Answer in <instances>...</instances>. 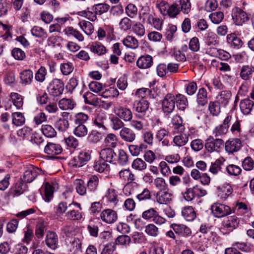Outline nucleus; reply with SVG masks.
Returning <instances> with one entry per match:
<instances>
[{"mask_svg": "<svg viewBox=\"0 0 254 254\" xmlns=\"http://www.w3.org/2000/svg\"><path fill=\"white\" fill-rule=\"evenodd\" d=\"M195 132V128L193 127L184 129V131L182 132H177L179 134L175 135L173 139L174 145L179 147L185 146L188 142L189 137Z\"/></svg>", "mask_w": 254, "mask_h": 254, "instance_id": "obj_1", "label": "nucleus"}, {"mask_svg": "<svg viewBox=\"0 0 254 254\" xmlns=\"http://www.w3.org/2000/svg\"><path fill=\"white\" fill-rule=\"evenodd\" d=\"M231 16L233 22L237 26H242L250 19V14L238 7L232 10Z\"/></svg>", "mask_w": 254, "mask_h": 254, "instance_id": "obj_2", "label": "nucleus"}, {"mask_svg": "<svg viewBox=\"0 0 254 254\" xmlns=\"http://www.w3.org/2000/svg\"><path fill=\"white\" fill-rule=\"evenodd\" d=\"M69 210L65 213V216L71 220H79L82 217L81 212V207L80 203L73 202L69 204Z\"/></svg>", "mask_w": 254, "mask_h": 254, "instance_id": "obj_3", "label": "nucleus"}, {"mask_svg": "<svg viewBox=\"0 0 254 254\" xmlns=\"http://www.w3.org/2000/svg\"><path fill=\"white\" fill-rule=\"evenodd\" d=\"M64 84L63 82L59 79H54L48 87V91L50 94L53 96H59L63 93Z\"/></svg>", "mask_w": 254, "mask_h": 254, "instance_id": "obj_4", "label": "nucleus"}, {"mask_svg": "<svg viewBox=\"0 0 254 254\" xmlns=\"http://www.w3.org/2000/svg\"><path fill=\"white\" fill-rule=\"evenodd\" d=\"M173 194L169 189L158 190L156 194V202L159 204H168L172 201Z\"/></svg>", "mask_w": 254, "mask_h": 254, "instance_id": "obj_5", "label": "nucleus"}, {"mask_svg": "<svg viewBox=\"0 0 254 254\" xmlns=\"http://www.w3.org/2000/svg\"><path fill=\"white\" fill-rule=\"evenodd\" d=\"M211 210L214 215L218 218L224 217L231 212L230 207L221 203H215L211 206Z\"/></svg>", "mask_w": 254, "mask_h": 254, "instance_id": "obj_6", "label": "nucleus"}, {"mask_svg": "<svg viewBox=\"0 0 254 254\" xmlns=\"http://www.w3.org/2000/svg\"><path fill=\"white\" fill-rule=\"evenodd\" d=\"M114 113L125 122H129L132 118V113L130 109L123 106L115 107Z\"/></svg>", "mask_w": 254, "mask_h": 254, "instance_id": "obj_7", "label": "nucleus"}, {"mask_svg": "<svg viewBox=\"0 0 254 254\" xmlns=\"http://www.w3.org/2000/svg\"><path fill=\"white\" fill-rule=\"evenodd\" d=\"M58 188V184L56 182H45L42 186L44 190V196L43 198L46 202H49L53 197L54 191Z\"/></svg>", "mask_w": 254, "mask_h": 254, "instance_id": "obj_8", "label": "nucleus"}, {"mask_svg": "<svg viewBox=\"0 0 254 254\" xmlns=\"http://www.w3.org/2000/svg\"><path fill=\"white\" fill-rule=\"evenodd\" d=\"M223 143L224 141L221 139H214L212 137H209L206 140L205 147L210 152L218 151L222 147Z\"/></svg>", "mask_w": 254, "mask_h": 254, "instance_id": "obj_9", "label": "nucleus"}, {"mask_svg": "<svg viewBox=\"0 0 254 254\" xmlns=\"http://www.w3.org/2000/svg\"><path fill=\"white\" fill-rule=\"evenodd\" d=\"M175 97L172 94H168L162 101V109L165 113H172L175 107Z\"/></svg>", "mask_w": 254, "mask_h": 254, "instance_id": "obj_10", "label": "nucleus"}, {"mask_svg": "<svg viewBox=\"0 0 254 254\" xmlns=\"http://www.w3.org/2000/svg\"><path fill=\"white\" fill-rule=\"evenodd\" d=\"M241 147V141L238 138L228 140L225 143V150L229 154L238 151Z\"/></svg>", "mask_w": 254, "mask_h": 254, "instance_id": "obj_11", "label": "nucleus"}, {"mask_svg": "<svg viewBox=\"0 0 254 254\" xmlns=\"http://www.w3.org/2000/svg\"><path fill=\"white\" fill-rule=\"evenodd\" d=\"M39 171L38 168L30 166L24 172L20 180L25 183H31L37 177Z\"/></svg>", "mask_w": 254, "mask_h": 254, "instance_id": "obj_12", "label": "nucleus"}, {"mask_svg": "<svg viewBox=\"0 0 254 254\" xmlns=\"http://www.w3.org/2000/svg\"><path fill=\"white\" fill-rule=\"evenodd\" d=\"M120 136L122 140L127 142H132L136 138L134 131L127 127H124L120 130Z\"/></svg>", "mask_w": 254, "mask_h": 254, "instance_id": "obj_13", "label": "nucleus"}, {"mask_svg": "<svg viewBox=\"0 0 254 254\" xmlns=\"http://www.w3.org/2000/svg\"><path fill=\"white\" fill-rule=\"evenodd\" d=\"M153 58L149 55L140 57L136 61V65L140 69H147L153 64Z\"/></svg>", "mask_w": 254, "mask_h": 254, "instance_id": "obj_14", "label": "nucleus"}, {"mask_svg": "<svg viewBox=\"0 0 254 254\" xmlns=\"http://www.w3.org/2000/svg\"><path fill=\"white\" fill-rule=\"evenodd\" d=\"M100 217L103 221L107 223L115 222L118 218L116 211L110 209L103 210L100 214Z\"/></svg>", "mask_w": 254, "mask_h": 254, "instance_id": "obj_15", "label": "nucleus"}, {"mask_svg": "<svg viewBox=\"0 0 254 254\" xmlns=\"http://www.w3.org/2000/svg\"><path fill=\"white\" fill-rule=\"evenodd\" d=\"M239 220L236 216H231L223 222V228L228 232H231L239 225Z\"/></svg>", "mask_w": 254, "mask_h": 254, "instance_id": "obj_16", "label": "nucleus"}, {"mask_svg": "<svg viewBox=\"0 0 254 254\" xmlns=\"http://www.w3.org/2000/svg\"><path fill=\"white\" fill-rule=\"evenodd\" d=\"M46 245L50 248L55 250L57 248L58 236L53 231H48L45 240Z\"/></svg>", "mask_w": 254, "mask_h": 254, "instance_id": "obj_17", "label": "nucleus"}, {"mask_svg": "<svg viewBox=\"0 0 254 254\" xmlns=\"http://www.w3.org/2000/svg\"><path fill=\"white\" fill-rule=\"evenodd\" d=\"M87 48L91 52L98 56L104 55L107 52L105 47L99 42H93L89 44Z\"/></svg>", "mask_w": 254, "mask_h": 254, "instance_id": "obj_18", "label": "nucleus"}, {"mask_svg": "<svg viewBox=\"0 0 254 254\" xmlns=\"http://www.w3.org/2000/svg\"><path fill=\"white\" fill-rule=\"evenodd\" d=\"M171 227L176 234L183 237L190 236L191 234L190 228L183 224H173Z\"/></svg>", "mask_w": 254, "mask_h": 254, "instance_id": "obj_19", "label": "nucleus"}, {"mask_svg": "<svg viewBox=\"0 0 254 254\" xmlns=\"http://www.w3.org/2000/svg\"><path fill=\"white\" fill-rule=\"evenodd\" d=\"M107 120V117L105 113H99L96 115L93 120V124L99 129L105 130L106 127L105 126V122Z\"/></svg>", "mask_w": 254, "mask_h": 254, "instance_id": "obj_20", "label": "nucleus"}, {"mask_svg": "<svg viewBox=\"0 0 254 254\" xmlns=\"http://www.w3.org/2000/svg\"><path fill=\"white\" fill-rule=\"evenodd\" d=\"M26 185L20 179L15 183L11 189V193L14 196H18L26 190Z\"/></svg>", "mask_w": 254, "mask_h": 254, "instance_id": "obj_21", "label": "nucleus"}, {"mask_svg": "<svg viewBox=\"0 0 254 254\" xmlns=\"http://www.w3.org/2000/svg\"><path fill=\"white\" fill-rule=\"evenodd\" d=\"M62 150V147L60 144L53 143H48L44 148L45 152L51 155L59 154Z\"/></svg>", "mask_w": 254, "mask_h": 254, "instance_id": "obj_22", "label": "nucleus"}, {"mask_svg": "<svg viewBox=\"0 0 254 254\" xmlns=\"http://www.w3.org/2000/svg\"><path fill=\"white\" fill-rule=\"evenodd\" d=\"M254 102L250 99H245L242 100L240 103V108L244 115H247L250 114L252 110Z\"/></svg>", "mask_w": 254, "mask_h": 254, "instance_id": "obj_23", "label": "nucleus"}, {"mask_svg": "<svg viewBox=\"0 0 254 254\" xmlns=\"http://www.w3.org/2000/svg\"><path fill=\"white\" fill-rule=\"evenodd\" d=\"M149 103L145 99L136 100L133 104V108L138 113H145L148 109Z\"/></svg>", "mask_w": 254, "mask_h": 254, "instance_id": "obj_24", "label": "nucleus"}, {"mask_svg": "<svg viewBox=\"0 0 254 254\" xmlns=\"http://www.w3.org/2000/svg\"><path fill=\"white\" fill-rule=\"evenodd\" d=\"M33 78V72L30 69L24 70L20 73V83L25 85L30 84Z\"/></svg>", "mask_w": 254, "mask_h": 254, "instance_id": "obj_25", "label": "nucleus"}, {"mask_svg": "<svg viewBox=\"0 0 254 254\" xmlns=\"http://www.w3.org/2000/svg\"><path fill=\"white\" fill-rule=\"evenodd\" d=\"M231 97V93L228 91H222L217 96L216 102L220 105L225 107Z\"/></svg>", "mask_w": 254, "mask_h": 254, "instance_id": "obj_26", "label": "nucleus"}, {"mask_svg": "<svg viewBox=\"0 0 254 254\" xmlns=\"http://www.w3.org/2000/svg\"><path fill=\"white\" fill-rule=\"evenodd\" d=\"M182 216L187 221H191L196 218V212L192 206H186L182 210Z\"/></svg>", "mask_w": 254, "mask_h": 254, "instance_id": "obj_27", "label": "nucleus"}, {"mask_svg": "<svg viewBox=\"0 0 254 254\" xmlns=\"http://www.w3.org/2000/svg\"><path fill=\"white\" fill-rule=\"evenodd\" d=\"M116 154L114 150L110 148L102 149L100 152V158L108 162L113 161Z\"/></svg>", "mask_w": 254, "mask_h": 254, "instance_id": "obj_28", "label": "nucleus"}, {"mask_svg": "<svg viewBox=\"0 0 254 254\" xmlns=\"http://www.w3.org/2000/svg\"><path fill=\"white\" fill-rule=\"evenodd\" d=\"M225 159L223 157H220L216 159L215 161L212 163L209 168V172L213 175L218 174L222 169V165H223Z\"/></svg>", "mask_w": 254, "mask_h": 254, "instance_id": "obj_29", "label": "nucleus"}, {"mask_svg": "<svg viewBox=\"0 0 254 254\" xmlns=\"http://www.w3.org/2000/svg\"><path fill=\"white\" fill-rule=\"evenodd\" d=\"M63 39L61 36L52 35L47 39V45L52 48H61Z\"/></svg>", "mask_w": 254, "mask_h": 254, "instance_id": "obj_30", "label": "nucleus"}, {"mask_svg": "<svg viewBox=\"0 0 254 254\" xmlns=\"http://www.w3.org/2000/svg\"><path fill=\"white\" fill-rule=\"evenodd\" d=\"M99 181V178L97 176H90L86 185L88 190L90 192H95L97 189Z\"/></svg>", "mask_w": 254, "mask_h": 254, "instance_id": "obj_31", "label": "nucleus"}, {"mask_svg": "<svg viewBox=\"0 0 254 254\" xmlns=\"http://www.w3.org/2000/svg\"><path fill=\"white\" fill-rule=\"evenodd\" d=\"M122 41L123 44L127 48L135 49L138 47V40L132 36H127Z\"/></svg>", "mask_w": 254, "mask_h": 254, "instance_id": "obj_32", "label": "nucleus"}, {"mask_svg": "<svg viewBox=\"0 0 254 254\" xmlns=\"http://www.w3.org/2000/svg\"><path fill=\"white\" fill-rule=\"evenodd\" d=\"M78 25L80 29L87 35H91L94 32V26L90 22L81 20L78 23Z\"/></svg>", "mask_w": 254, "mask_h": 254, "instance_id": "obj_33", "label": "nucleus"}, {"mask_svg": "<svg viewBox=\"0 0 254 254\" xmlns=\"http://www.w3.org/2000/svg\"><path fill=\"white\" fill-rule=\"evenodd\" d=\"M254 72V67L249 65H245L242 67L240 75L242 79L245 80H249Z\"/></svg>", "mask_w": 254, "mask_h": 254, "instance_id": "obj_34", "label": "nucleus"}, {"mask_svg": "<svg viewBox=\"0 0 254 254\" xmlns=\"http://www.w3.org/2000/svg\"><path fill=\"white\" fill-rule=\"evenodd\" d=\"M233 192V189L229 184H224L219 188L218 195L223 199H226Z\"/></svg>", "mask_w": 254, "mask_h": 254, "instance_id": "obj_35", "label": "nucleus"}, {"mask_svg": "<svg viewBox=\"0 0 254 254\" xmlns=\"http://www.w3.org/2000/svg\"><path fill=\"white\" fill-rule=\"evenodd\" d=\"M228 42L231 44V46L235 49H239L243 45V42L240 38L236 36L234 34L227 35Z\"/></svg>", "mask_w": 254, "mask_h": 254, "instance_id": "obj_36", "label": "nucleus"}, {"mask_svg": "<svg viewBox=\"0 0 254 254\" xmlns=\"http://www.w3.org/2000/svg\"><path fill=\"white\" fill-rule=\"evenodd\" d=\"M171 123L175 126V129L177 132H182L184 131L185 127L183 125V120L181 117L178 115H175L172 119Z\"/></svg>", "mask_w": 254, "mask_h": 254, "instance_id": "obj_37", "label": "nucleus"}, {"mask_svg": "<svg viewBox=\"0 0 254 254\" xmlns=\"http://www.w3.org/2000/svg\"><path fill=\"white\" fill-rule=\"evenodd\" d=\"M64 32L67 36L72 35L79 41L82 42L84 40L83 35L77 30L72 27H67L64 29Z\"/></svg>", "mask_w": 254, "mask_h": 254, "instance_id": "obj_38", "label": "nucleus"}, {"mask_svg": "<svg viewBox=\"0 0 254 254\" xmlns=\"http://www.w3.org/2000/svg\"><path fill=\"white\" fill-rule=\"evenodd\" d=\"M107 162L99 158L98 160L95 161L93 165L94 169L99 172L102 173L107 170L109 165Z\"/></svg>", "mask_w": 254, "mask_h": 254, "instance_id": "obj_39", "label": "nucleus"}, {"mask_svg": "<svg viewBox=\"0 0 254 254\" xmlns=\"http://www.w3.org/2000/svg\"><path fill=\"white\" fill-rule=\"evenodd\" d=\"M74 185L76 192L81 195L86 194L87 187L84 181L80 179L76 180L74 182Z\"/></svg>", "mask_w": 254, "mask_h": 254, "instance_id": "obj_40", "label": "nucleus"}, {"mask_svg": "<svg viewBox=\"0 0 254 254\" xmlns=\"http://www.w3.org/2000/svg\"><path fill=\"white\" fill-rule=\"evenodd\" d=\"M46 229V225L44 222L42 220L38 221L36 226L35 235L36 237L38 239L42 238Z\"/></svg>", "mask_w": 254, "mask_h": 254, "instance_id": "obj_41", "label": "nucleus"}, {"mask_svg": "<svg viewBox=\"0 0 254 254\" xmlns=\"http://www.w3.org/2000/svg\"><path fill=\"white\" fill-rule=\"evenodd\" d=\"M207 93L204 88L199 89L197 94V102L201 106L205 105L207 103Z\"/></svg>", "mask_w": 254, "mask_h": 254, "instance_id": "obj_42", "label": "nucleus"}, {"mask_svg": "<svg viewBox=\"0 0 254 254\" xmlns=\"http://www.w3.org/2000/svg\"><path fill=\"white\" fill-rule=\"evenodd\" d=\"M139 186L136 183L131 181L130 182L127 184L124 189L123 192L127 196L130 195L134 193L135 190L138 189Z\"/></svg>", "mask_w": 254, "mask_h": 254, "instance_id": "obj_43", "label": "nucleus"}, {"mask_svg": "<svg viewBox=\"0 0 254 254\" xmlns=\"http://www.w3.org/2000/svg\"><path fill=\"white\" fill-rule=\"evenodd\" d=\"M74 102L72 99L63 98L60 100L59 106L62 110H71L74 107Z\"/></svg>", "mask_w": 254, "mask_h": 254, "instance_id": "obj_44", "label": "nucleus"}, {"mask_svg": "<svg viewBox=\"0 0 254 254\" xmlns=\"http://www.w3.org/2000/svg\"><path fill=\"white\" fill-rule=\"evenodd\" d=\"M25 122L23 115L20 112H14L12 114V123L16 126L23 125Z\"/></svg>", "mask_w": 254, "mask_h": 254, "instance_id": "obj_45", "label": "nucleus"}, {"mask_svg": "<svg viewBox=\"0 0 254 254\" xmlns=\"http://www.w3.org/2000/svg\"><path fill=\"white\" fill-rule=\"evenodd\" d=\"M131 166L135 170L143 171L147 168V164L142 159L137 158L133 161Z\"/></svg>", "mask_w": 254, "mask_h": 254, "instance_id": "obj_46", "label": "nucleus"}, {"mask_svg": "<svg viewBox=\"0 0 254 254\" xmlns=\"http://www.w3.org/2000/svg\"><path fill=\"white\" fill-rule=\"evenodd\" d=\"M177 108L182 111H184L188 105L187 98L183 95L179 94L175 98Z\"/></svg>", "mask_w": 254, "mask_h": 254, "instance_id": "obj_47", "label": "nucleus"}, {"mask_svg": "<svg viewBox=\"0 0 254 254\" xmlns=\"http://www.w3.org/2000/svg\"><path fill=\"white\" fill-rule=\"evenodd\" d=\"M31 33L33 36L36 38H46L47 37V32L45 30L38 26L33 27L31 30Z\"/></svg>", "mask_w": 254, "mask_h": 254, "instance_id": "obj_48", "label": "nucleus"}, {"mask_svg": "<svg viewBox=\"0 0 254 254\" xmlns=\"http://www.w3.org/2000/svg\"><path fill=\"white\" fill-rule=\"evenodd\" d=\"M119 175L120 178L124 181H133L135 179L134 175L131 173L129 169L120 171Z\"/></svg>", "mask_w": 254, "mask_h": 254, "instance_id": "obj_49", "label": "nucleus"}, {"mask_svg": "<svg viewBox=\"0 0 254 254\" xmlns=\"http://www.w3.org/2000/svg\"><path fill=\"white\" fill-rule=\"evenodd\" d=\"M132 31L139 37H143L145 34V27L140 22H136L132 25Z\"/></svg>", "mask_w": 254, "mask_h": 254, "instance_id": "obj_50", "label": "nucleus"}, {"mask_svg": "<svg viewBox=\"0 0 254 254\" xmlns=\"http://www.w3.org/2000/svg\"><path fill=\"white\" fill-rule=\"evenodd\" d=\"M119 95L118 90L114 87L106 89L101 93V96L105 98L117 97Z\"/></svg>", "mask_w": 254, "mask_h": 254, "instance_id": "obj_51", "label": "nucleus"}, {"mask_svg": "<svg viewBox=\"0 0 254 254\" xmlns=\"http://www.w3.org/2000/svg\"><path fill=\"white\" fill-rule=\"evenodd\" d=\"M146 148V146L144 144H140L139 145L131 144L128 146V149L130 153L133 156H138L140 152H142Z\"/></svg>", "mask_w": 254, "mask_h": 254, "instance_id": "obj_52", "label": "nucleus"}, {"mask_svg": "<svg viewBox=\"0 0 254 254\" xmlns=\"http://www.w3.org/2000/svg\"><path fill=\"white\" fill-rule=\"evenodd\" d=\"M110 121L111 127L114 130H117L124 127V123L117 116L111 118Z\"/></svg>", "mask_w": 254, "mask_h": 254, "instance_id": "obj_53", "label": "nucleus"}, {"mask_svg": "<svg viewBox=\"0 0 254 254\" xmlns=\"http://www.w3.org/2000/svg\"><path fill=\"white\" fill-rule=\"evenodd\" d=\"M136 197L139 201H144L150 199L151 198V192L148 188H143V190L136 195Z\"/></svg>", "mask_w": 254, "mask_h": 254, "instance_id": "obj_54", "label": "nucleus"}, {"mask_svg": "<svg viewBox=\"0 0 254 254\" xmlns=\"http://www.w3.org/2000/svg\"><path fill=\"white\" fill-rule=\"evenodd\" d=\"M209 17L212 23L218 24L222 21L224 16L223 12L221 11H215L210 14Z\"/></svg>", "mask_w": 254, "mask_h": 254, "instance_id": "obj_55", "label": "nucleus"}, {"mask_svg": "<svg viewBox=\"0 0 254 254\" xmlns=\"http://www.w3.org/2000/svg\"><path fill=\"white\" fill-rule=\"evenodd\" d=\"M74 129L73 132L75 135L79 137L85 136L88 133V129L85 125H77Z\"/></svg>", "mask_w": 254, "mask_h": 254, "instance_id": "obj_56", "label": "nucleus"}, {"mask_svg": "<svg viewBox=\"0 0 254 254\" xmlns=\"http://www.w3.org/2000/svg\"><path fill=\"white\" fill-rule=\"evenodd\" d=\"M55 126L59 130L64 131L68 128L69 123L67 120L60 118L56 122Z\"/></svg>", "mask_w": 254, "mask_h": 254, "instance_id": "obj_57", "label": "nucleus"}, {"mask_svg": "<svg viewBox=\"0 0 254 254\" xmlns=\"http://www.w3.org/2000/svg\"><path fill=\"white\" fill-rule=\"evenodd\" d=\"M205 42L208 45H214L218 43V37L217 35L212 32L206 34L205 36Z\"/></svg>", "mask_w": 254, "mask_h": 254, "instance_id": "obj_58", "label": "nucleus"}, {"mask_svg": "<svg viewBox=\"0 0 254 254\" xmlns=\"http://www.w3.org/2000/svg\"><path fill=\"white\" fill-rule=\"evenodd\" d=\"M119 28L121 31L126 32L130 29L132 26L131 20L127 17L121 19L119 22Z\"/></svg>", "mask_w": 254, "mask_h": 254, "instance_id": "obj_59", "label": "nucleus"}, {"mask_svg": "<svg viewBox=\"0 0 254 254\" xmlns=\"http://www.w3.org/2000/svg\"><path fill=\"white\" fill-rule=\"evenodd\" d=\"M41 130L43 133L48 137H53L56 135V131L52 126L49 125H43Z\"/></svg>", "mask_w": 254, "mask_h": 254, "instance_id": "obj_60", "label": "nucleus"}, {"mask_svg": "<svg viewBox=\"0 0 254 254\" xmlns=\"http://www.w3.org/2000/svg\"><path fill=\"white\" fill-rule=\"evenodd\" d=\"M117 137L113 133H109L105 137L104 142L107 146L115 147L117 143Z\"/></svg>", "mask_w": 254, "mask_h": 254, "instance_id": "obj_61", "label": "nucleus"}, {"mask_svg": "<svg viewBox=\"0 0 254 254\" xmlns=\"http://www.w3.org/2000/svg\"><path fill=\"white\" fill-rule=\"evenodd\" d=\"M179 6L180 11L185 14H188L191 9V3L190 0H180Z\"/></svg>", "mask_w": 254, "mask_h": 254, "instance_id": "obj_62", "label": "nucleus"}, {"mask_svg": "<svg viewBox=\"0 0 254 254\" xmlns=\"http://www.w3.org/2000/svg\"><path fill=\"white\" fill-rule=\"evenodd\" d=\"M154 185L158 190L168 189V185L165 180L162 177H156L154 180Z\"/></svg>", "mask_w": 254, "mask_h": 254, "instance_id": "obj_63", "label": "nucleus"}, {"mask_svg": "<svg viewBox=\"0 0 254 254\" xmlns=\"http://www.w3.org/2000/svg\"><path fill=\"white\" fill-rule=\"evenodd\" d=\"M242 165L245 170L250 171L254 168V161L251 157H247L242 161Z\"/></svg>", "mask_w": 254, "mask_h": 254, "instance_id": "obj_64", "label": "nucleus"}]
</instances>
